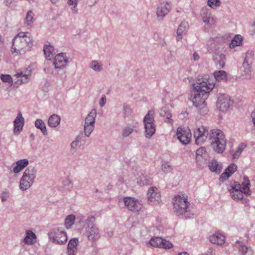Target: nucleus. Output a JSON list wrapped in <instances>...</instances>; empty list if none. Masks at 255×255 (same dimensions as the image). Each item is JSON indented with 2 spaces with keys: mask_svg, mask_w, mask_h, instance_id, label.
Wrapping results in <instances>:
<instances>
[{
  "mask_svg": "<svg viewBox=\"0 0 255 255\" xmlns=\"http://www.w3.org/2000/svg\"><path fill=\"white\" fill-rule=\"evenodd\" d=\"M194 90L191 96V100L196 107H201L205 104L206 100L209 96V93L215 86L214 81L210 78L209 76L198 79L193 84Z\"/></svg>",
  "mask_w": 255,
  "mask_h": 255,
  "instance_id": "1",
  "label": "nucleus"
},
{
  "mask_svg": "<svg viewBox=\"0 0 255 255\" xmlns=\"http://www.w3.org/2000/svg\"><path fill=\"white\" fill-rule=\"evenodd\" d=\"M250 181L247 176H244L241 184L238 181H231L227 185L232 198L235 201L241 200L244 198V194L249 195L251 194L250 190Z\"/></svg>",
  "mask_w": 255,
  "mask_h": 255,
  "instance_id": "2",
  "label": "nucleus"
},
{
  "mask_svg": "<svg viewBox=\"0 0 255 255\" xmlns=\"http://www.w3.org/2000/svg\"><path fill=\"white\" fill-rule=\"evenodd\" d=\"M32 45L31 34L28 32H20L12 40L11 52L22 54L28 51Z\"/></svg>",
  "mask_w": 255,
  "mask_h": 255,
  "instance_id": "3",
  "label": "nucleus"
},
{
  "mask_svg": "<svg viewBox=\"0 0 255 255\" xmlns=\"http://www.w3.org/2000/svg\"><path fill=\"white\" fill-rule=\"evenodd\" d=\"M209 140L212 147L217 152L222 153L226 145L225 135L220 130H211Z\"/></svg>",
  "mask_w": 255,
  "mask_h": 255,
  "instance_id": "4",
  "label": "nucleus"
},
{
  "mask_svg": "<svg viewBox=\"0 0 255 255\" xmlns=\"http://www.w3.org/2000/svg\"><path fill=\"white\" fill-rule=\"evenodd\" d=\"M173 205L174 211L178 215H185L189 212L190 203L186 196H176L173 199Z\"/></svg>",
  "mask_w": 255,
  "mask_h": 255,
  "instance_id": "5",
  "label": "nucleus"
},
{
  "mask_svg": "<svg viewBox=\"0 0 255 255\" xmlns=\"http://www.w3.org/2000/svg\"><path fill=\"white\" fill-rule=\"evenodd\" d=\"M50 241L55 244L62 245L67 241L66 233L59 228H54L51 229L48 234Z\"/></svg>",
  "mask_w": 255,
  "mask_h": 255,
  "instance_id": "6",
  "label": "nucleus"
},
{
  "mask_svg": "<svg viewBox=\"0 0 255 255\" xmlns=\"http://www.w3.org/2000/svg\"><path fill=\"white\" fill-rule=\"evenodd\" d=\"M154 115V111L149 110L143 119L145 137L147 138H150L155 132Z\"/></svg>",
  "mask_w": 255,
  "mask_h": 255,
  "instance_id": "7",
  "label": "nucleus"
},
{
  "mask_svg": "<svg viewBox=\"0 0 255 255\" xmlns=\"http://www.w3.org/2000/svg\"><path fill=\"white\" fill-rule=\"evenodd\" d=\"M125 207L129 211L137 212L143 208V203L141 200L135 198L126 197L123 199Z\"/></svg>",
  "mask_w": 255,
  "mask_h": 255,
  "instance_id": "8",
  "label": "nucleus"
},
{
  "mask_svg": "<svg viewBox=\"0 0 255 255\" xmlns=\"http://www.w3.org/2000/svg\"><path fill=\"white\" fill-rule=\"evenodd\" d=\"M148 244L152 247L164 249L172 248L173 245L169 241L161 237H153L148 242Z\"/></svg>",
  "mask_w": 255,
  "mask_h": 255,
  "instance_id": "9",
  "label": "nucleus"
},
{
  "mask_svg": "<svg viewBox=\"0 0 255 255\" xmlns=\"http://www.w3.org/2000/svg\"><path fill=\"white\" fill-rule=\"evenodd\" d=\"M172 7L170 1H163L160 2L156 7V14L158 20H163L164 17L169 13Z\"/></svg>",
  "mask_w": 255,
  "mask_h": 255,
  "instance_id": "10",
  "label": "nucleus"
},
{
  "mask_svg": "<svg viewBox=\"0 0 255 255\" xmlns=\"http://www.w3.org/2000/svg\"><path fill=\"white\" fill-rule=\"evenodd\" d=\"M85 235L88 241L91 243L96 242L101 237L99 229L94 225H92L91 226H88L86 227Z\"/></svg>",
  "mask_w": 255,
  "mask_h": 255,
  "instance_id": "11",
  "label": "nucleus"
},
{
  "mask_svg": "<svg viewBox=\"0 0 255 255\" xmlns=\"http://www.w3.org/2000/svg\"><path fill=\"white\" fill-rule=\"evenodd\" d=\"M208 133V130L203 126L196 129L193 133L196 143L198 145L203 144L206 140Z\"/></svg>",
  "mask_w": 255,
  "mask_h": 255,
  "instance_id": "12",
  "label": "nucleus"
},
{
  "mask_svg": "<svg viewBox=\"0 0 255 255\" xmlns=\"http://www.w3.org/2000/svg\"><path fill=\"white\" fill-rule=\"evenodd\" d=\"M176 134L178 139L183 144H187L190 142L191 133L188 128H178Z\"/></svg>",
  "mask_w": 255,
  "mask_h": 255,
  "instance_id": "13",
  "label": "nucleus"
},
{
  "mask_svg": "<svg viewBox=\"0 0 255 255\" xmlns=\"http://www.w3.org/2000/svg\"><path fill=\"white\" fill-rule=\"evenodd\" d=\"M147 198L148 201L153 205L159 204L161 201L160 193L156 187H152L148 189Z\"/></svg>",
  "mask_w": 255,
  "mask_h": 255,
  "instance_id": "14",
  "label": "nucleus"
},
{
  "mask_svg": "<svg viewBox=\"0 0 255 255\" xmlns=\"http://www.w3.org/2000/svg\"><path fill=\"white\" fill-rule=\"evenodd\" d=\"M233 247L238 249L239 255H254L252 249L242 241L238 240L236 241L233 244Z\"/></svg>",
  "mask_w": 255,
  "mask_h": 255,
  "instance_id": "15",
  "label": "nucleus"
},
{
  "mask_svg": "<svg viewBox=\"0 0 255 255\" xmlns=\"http://www.w3.org/2000/svg\"><path fill=\"white\" fill-rule=\"evenodd\" d=\"M231 104L230 97L227 95H221L218 98L217 105L221 111H226Z\"/></svg>",
  "mask_w": 255,
  "mask_h": 255,
  "instance_id": "16",
  "label": "nucleus"
},
{
  "mask_svg": "<svg viewBox=\"0 0 255 255\" xmlns=\"http://www.w3.org/2000/svg\"><path fill=\"white\" fill-rule=\"evenodd\" d=\"M68 62V59L65 56V54L61 53L56 55L52 65L54 66L55 69H58L65 67Z\"/></svg>",
  "mask_w": 255,
  "mask_h": 255,
  "instance_id": "17",
  "label": "nucleus"
},
{
  "mask_svg": "<svg viewBox=\"0 0 255 255\" xmlns=\"http://www.w3.org/2000/svg\"><path fill=\"white\" fill-rule=\"evenodd\" d=\"M209 240L212 244L221 246L225 243L226 237L221 233L217 232L211 235Z\"/></svg>",
  "mask_w": 255,
  "mask_h": 255,
  "instance_id": "18",
  "label": "nucleus"
},
{
  "mask_svg": "<svg viewBox=\"0 0 255 255\" xmlns=\"http://www.w3.org/2000/svg\"><path fill=\"white\" fill-rule=\"evenodd\" d=\"M24 124V119L22 117V114L19 112L16 119L13 122L14 124V134H18L19 132L22 130Z\"/></svg>",
  "mask_w": 255,
  "mask_h": 255,
  "instance_id": "19",
  "label": "nucleus"
},
{
  "mask_svg": "<svg viewBox=\"0 0 255 255\" xmlns=\"http://www.w3.org/2000/svg\"><path fill=\"white\" fill-rule=\"evenodd\" d=\"M34 176H22L19 183V188L22 191H26L32 185Z\"/></svg>",
  "mask_w": 255,
  "mask_h": 255,
  "instance_id": "20",
  "label": "nucleus"
},
{
  "mask_svg": "<svg viewBox=\"0 0 255 255\" xmlns=\"http://www.w3.org/2000/svg\"><path fill=\"white\" fill-rule=\"evenodd\" d=\"M28 163L29 161L27 159H23L17 160L13 164L12 171L15 174H18L25 168L28 165Z\"/></svg>",
  "mask_w": 255,
  "mask_h": 255,
  "instance_id": "21",
  "label": "nucleus"
},
{
  "mask_svg": "<svg viewBox=\"0 0 255 255\" xmlns=\"http://www.w3.org/2000/svg\"><path fill=\"white\" fill-rule=\"evenodd\" d=\"M36 235L31 230H26L25 236L23 240V242L26 245H33L36 242Z\"/></svg>",
  "mask_w": 255,
  "mask_h": 255,
  "instance_id": "22",
  "label": "nucleus"
},
{
  "mask_svg": "<svg viewBox=\"0 0 255 255\" xmlns=\"http://www.w3.org/2000/svg\"><path fill=\"white\" fill-rule=\"evenodd\" d=\"M79 243L77 238L71 239L67 245V254L68 255H76L77 252V246Z\"/></svg>",
  "mask_w": 255,
  "mask_h": 255,
  "instance_id": "23",
  "label": "nucleus"
},
{
  "mask_svg": "<svg viewBox=\"0 0 255 255\" xmlns=\"http://www.w3.org/2000/svg\"><path fill=\"white\" fill-rule=\"evenodd\" d=\"M206 151L204 147H201L196 151V162L200 165L202 166L203 163L206 160Z\"/></svg>",
  "mask_w": 255,
  "mask_h": 255,
  "instance_id": "24",
  "label": "nucleus"
},
{
  "mask_svg": "<svg viewBox=\"0 0 255 255\" xmlns=\"http://www.w3.org/2000/svg\"><path fill=\"white\" fill-rule=\"evenodd\" d=\"M200 15L203 22L205 23L209 24L213 20L210 9L207 7H204L202 8Z\"/></svg>",
  "mask_w": 255,
  "mask_h": 255,
  "instance_id": "25",
  "label": "nucleus"
},
{
  "mask_svg": "<svg viewBox=\"0 0 255 255\" xmlns=\"http://www.w3.org/2000/svg\"><path fill=\"white\" fill-rule=\"evenodd\" d=\"M213 60L218 68H223L225 64L226 56L222 53H216L213 57Z\"/></svg>",
  "mask_w": 255,
  "mask_h": 255,
  "instance_id": "26",
  "label": "nucleus"
},
{
  "mask_svg": "<svg viewBox=\"0 0 255 255\" xmlns=\"http://www.w3.org/2000/svg\"><path fill=\"white\" fill-rule=\"evenodd\" d=\"M188 27V24L186 21H182L180 24L177 30V40L179 41L182 38L183 35L185 33Z\"/></svg>",
  "mask_w": 255,
  "mask_h": 255,
  "instance_id": "27",
  "label": "nucleus"
},
{
  "mask_svg": "<svg viewBox=\"0 0 255 255\" xmlns=\"http://www.w3.org/2000/svg\"><path fill=\"white\" fill-rule=\"evenodd\" d=\"M209 169L215 174H219L221 172L222 167L216 160H212L209 164Z\"/></svg>",
  "mask_w": 255,
  "mask_h": 255,
  "instance_id": "28",
  "label": "nucleus"
},
{
  "mask_svg": "<svg viewBox=\"0 0 255 255\" xmlns=\"http://www.w3.org/2000/svg\"><path fill=\"white\" fill-rule=\"evenodd\" d=\"M43 51L45 57L48 60H50L56 54L53 47L50 45H45L43 48Z\"/></svg>",
  "mask_w": 255,
  "mask_h": 255,
  "instance_id": "29",
  "label": "nucleus"
},
{
  "mask_svg": "<svg viewBox=\"0 0 255 255\" xmlns=\"http://www.w3.org/2000/svg\"><path fill=\"white\" fill-rule=\"evenodd\" d=\"M60 122V118L57 115H52L48 119V125L50 127H56Z\"/></svg>",
  "mask_w": 255,
  "mask_h": 255,
  "instance_id": "30",
  "label": "nucleus"
},
{
  "mask_svg": "<svg viewBox=\"0 0 255 255\" xmlns=\"http://www.w3.org/2000/svg\"><path fill=\"white\" fill-rule=\"evenodd\" d=\"M35 126L36 128L40 129L43 135H46L48 132L47 128L44 122L41 119H37L35 122Z\"/></svg>",
  "mask_w": 255,
  "mask_h": 255,
  "instance_id": "31",
  "label": "nucleus"
},
{
  "mask_svg": "<svg viewBox=\"0 0 255 255\" xmlns=\"http://www.w3.org/2000/svg\"><path fill=\"white\" fill-rule=\"evenodd\" d=\"M14 76H16L17 78H19V79L17 80V81L15 83L19 82L20 84L21 83H25L28 82L29 80L30 75L29 74H24L22 72H19L15 74Z\"/></svg>",
  "mask_w": 255,
  "mask_h": 255,
  "instance_id": "32",
  "label": "nucleus"
},
{
  "mask_svg": "<svg viewBox=\"0 0 255 255\" xmlns=\"http://www.w3.org/2000/svg\"><path fill=\"white\" fill-rule=\"evenodd\" d=\"M242 36L240 35H236L232 40L229 47L230 48H233L236 46H240L242 44Z\"/></svg>",
  "mask_w": 255,
  "mask_h": 255,
  "instance_id": "33",
  "label": "nucleus"
},
{
  "mask_svg": "<svg viewBox=\"0 0 255 255\" xmlns=\"http://www.w3.org/2000/svg\"><path fill=\"white\" fill-rule=\"evenodd\" d=\"M161 116L166 118V120L165 122L167 123H172V120L170 119L172 117V115L170 112H169L166 107H164L162 109L161 113Z\"/></svg>",
  "mask_w": 255,
  "mask_h": 255,
  "instance_id": "34",
  "label": "nucleus"
},
{
  "mask_svg": "<svg viewBox=\"0 0 255 255\" xmlns=\"http://www.w3.org/2000/svg\"><path fill=\"white\" fill-rule=\"evenodd\" d=\"M137 183L141 186L148 185L152 184V180L150 176H140Z\"/></svg>",
  "mask_w": 255,
  "mask_h": 255,
  "instance_id": "35",
  "label": "nucleus"
},
{
  "mask_svg": "<svg viewBox=\"0 0 255 255\" xmlns=\"http://www.w3.org/2000/svg\"><path fill=\"white\" fill-rule=\"evenodd\" d=\"M237 169V166L234 163H232L228 166L221 175H232Z\"/></svg>",
  "mask_w": 255,
  "mask_h": 255,
  "instance_id": "36",
  "label": "nucleus"
},
{
  "mask_svg": "<svg viewBox=\"0 0 255 255\" xmlns=\"http://www.w3.org/2000/svg\"><path fill=\"white\" fill-rule=\"evenodd\" d=\"M89 67L96 72H100L103 70V65L96 60L91 62L89 64Z\"/></svg>",
  "mask_w": 255,
  "mask_h": 255,
  "instance_id": "37",
  "label": "nucleus"
},
{
  "mask_svg": "<svg viewBox=\"0 0 255 255\" xmlns=\"http://www.w3.org/2000/svg\"><path fill=\"white\" fill-rule=\"evenodd\" d=\"M75 220V216L74 215H69L66 218L65 220V226L67 229L70 228L74 224Z\"/></svg>",
  "mask_w": 255,
  "mask_h": 255,
  "instance_id": "38",
  "label": "nucleus"
},
{
  "mask_svg": "<svg viewBox=\"0 0 255 255\" xmlns=\"http://www.w3.org/2000/svg\"><path fill=\"white\" fill-rule=\"evenodd\" d=\"M97 116V111L95 109H93L85 118V122H95V119Z\"/></svg>",
  "mask_w": 255,
  "mask_h": 255,
  "instance_id": "39",
  "label": "nucleus"
},
{
  "mask_svg": "<svg viewBox=\"0 0 255 255\" xmlns=\"http://www.w3.org/2000/svg\"><path fill=\"white\" fill-rule=\"evenodd\" d=\"M214 77L217 80L226 79V73L224 71H217L214 73Z\"/></svg>",
  "mask_w": 255,
  "mask_h": 255,
  "instance_id": "40",
  "label": "nucleus"
},
{
  "mask_svg": "<svg viewBox=\"0 0 255 255\" xmlns=\"http://www.w3.org/2000/svg\"><path fill=\"white\" fill-rule=\"evenodd\" d=\"M37 173V170L35 168L30 166L25 170L22 175H35Z\"/></svg>",
  "mask_w": 255,
  "mask_h": 255,
  "instance_id": "41",
  "label": "nucleus"
},
{
  "mask_svg": "<svg viewBox=\"0 0 255 255\" xmlns=\"http://www.w3.org/2000/svg\"><path fill=\"white\" fill-rule=\"evenodd\" d=\"M34 14L32 10H29L26 15L25 20L27 25H30L33 22Z\"/></svg>",
  "mask_w": 255,
  "mask_h": 255,
  "instance_id": "42",
  "label": "nucleus"
},
{
  "mask_svg": "<svg viewBox=\"0 0 255 255\" xmlns=\"http://www.w3.org/2000/svg\"><path fill=\"white\" fill-rule=\"evenodd\" d=\"M245 146L246 145L243 143L240 144V146L238 147V148L236 151V152L232 154L233 158H238L240 156V154L241 153V152H242V151L243 150V149H244V148L245 147Z\"/></svg>",
  "mask_w": 255,
  "mask_h": 255,
  "instance_id": "43",
  "label": "nucleus"
},
{
  "mask_svg": "<svg viewBox=\"0 0 255 255\" xmlns=\"http://www.w3.org/2000/svg\"><path fill=\"white\" fill-rule=\"evenodd\" d=\"M220 0H208V5L212 8H216L221 4Z\"/></svg>",
  "mask_w": 255,
  "mask_h": 255,
  "instance_id": "44",
  "label": "nucleus"
},
{
  "mask_svg": "<svg viewBox=\"0 0 255 255\" xmlns=\"http://www.w3.org/2000/svg\"><path fill=\"white\" fill-rule=\"evenodd\" d=\"M198 108V112L202 116H205L208 112V110L206 107V104L201 106V107H197Z\"/></svg>",
  "mask_w": 255,
  "mask_h": 255,
  "instance_id": "45",
  "label": "nucleus"
},
{
  "mask_svg": "<svg viewBox=\"0 0 255 255\" xmlns=\"http://www.w3.org/2000/svg\"><path fill=\"white\" fill-rule=\"evenodd\" d=\"M95 127L92 126H89L88 125H84V134L86 136H89L91 132L93 131Z\"/></svg>",
  "mask_w": 255,
  "mask_h": 255,
  "instance_id": "46",
  "label": "nucleus"
},
{
  "mask_svg": "<svg viewBox=\"0 0 255 255\" xmlns=\"http://www.w3.org/2000/svg\"><path fill=\"white\" fill-rule=\"evenodd\" d=\"M123 113L124 115V117H128L131 113V110L129 108V106L128 105L125 104L123 108Z\"/></svg>",
  "mask_w": 255,
  "mask_h": 255,
  "instance_id": "47",
  "label": "nucleus"
},
{
  "mask_svg": "<svg viewBox=\"0 0 255 255\" xmlns=\"http://www.w3.org/2000/svg\"><path fill=\"white\" fill-rule=\"evenodd\" d=\"M133 131V128L128 127H125L122 130V135L124 137H127Z\"/></svg>",
  "mask_w": 255,
  "mask_h": 255,
  "instance_id": "48",
  "label": "nucleus"
},
{
  "mask_svg": "<svg viewBox=\"0 0 255 255\" xmlns=\"http://www.w3.org/2000/svg\"><path fill=\"white\" fill-rule=\"evenodd\" d=\"M243 67L244 68V71L247 73L249 74L251 71V66L247 61V58H245L244 61L243 63Z\"/></svg>",
  "mask_w": 255,
  "mask_h": 255,
  "instance_id": "49",
  "label": "nucleus"
},
{
  "mask_svg": "<svg viewBox=\"0 0 255 255\" xmlns=\"http://www.w3.org/2000/svg\"><path fill=\"white\" fill-rule=\"evenodd\" d=\"M95 221V217L92 216H89L85 222L86 227L88 226H91Z\"/></svg>",
  "mask_w": 255,
  "mask_h": 255,
  "instance_id": "50",
  "label": "nucleus"
},
{
  "mask_svg": "<svg viewBox=\"0 0 255 255\" xmlns=\"http://www.w3.org/2000/svg\"><path fill=\"white\" fill-rule=\"evenodd\" d=\"M0 79L3 82L10 83L12 81L11 77L9 75H3L1 74L0 76Z\"/></svg>",
  "mask_w": 255,
  "mask_h": 255,
  "instance_id": "51",
  "label": "nucleus"
},
{
  "mask_svg": "<svg viewBox=\"0 0 255 255\" xmlns=\"http://www.w3.org/2000/svg\"><path fill=\"white\" fill-rule=\"evenodd\" d=\"M162 169L165 172H168L172 170V167L169 163H165L162 165Z\"/></svg>",
  "mask_w": 255,
  "mask_h": 255,
  "instance_id": "52",
  "label": "nucleus"
},
{
  "mask_svg": "<svg viewBox=\"0 0 255 255\" xmlns=\"http://www.w3.org/2000/svg\"><path fill=\"white\" fill-rule=\"evenodd\" d=\"M78 146L77 141H73L70 145V152L71 153L74 154L76 152L77 147Z\"/></svg>",
  "mask_w": 255,
  "mask_h": 255,
  "instance_id": "53",
  "label": "nucleus"
},
{
  "mask_svg": "<svg viewBox=\"0 0 255 255\" xmlns=\"http://www.w3.org/2000/svg\"><path fill=\"white\" fill-rule=\"evenodd\" d=\"M114 230L111 227H108L106 230V234L109 237H111L114 235Z\"/></svg>",
  "mask_w": 255,
  "mask_h": 255,
  "instance_id": "54",
  "label": "nucleus"
},
{
  "mask_svg": "<svg viewBox=\"0 0 255 255\" xmlns=\"http://www.w3.org/2000/svg\"><path fill=\"white\" fill-rule=\"evenodd\" d=\"M9 197V193L7 192H3L1 195V200L2 201H6Z\"/></svg>",
  "mask_w": 255,
  "mask_h": 255,
  "instance_id": "55",
  "label": "nucleus"
},
{
  "mask_svg": "<svg viewBox=\"0 0 255 255\" xmlns=\"http://www.w3.org/2000/svg\"><path fill=\"white\" fill-rule=\"evenodd\" d=\"M106 101V97L104 96L101 98L99 103V105L101 107H103L105 105Z\"/></svg>",
  "mask_w": 255,
  "mask_h": 255,
  "instance_id": "56",
  "label": "nucleus"
},
{
  "mask_svg": "<svg viewBox=\"0 0 255 255\" xmlns=\"http://www.w3.org/2000/svg\"><path fill=\"white\" fill-rule=\"evenodd\" d=\"M193 59L195 61L199 60L200 56L197 52H194L193 54Z\"/></svg>",
  "mask_w": 255,
  "mask_h": 255,
  "instance_id": "57",
  "label": "nucleus"
},
{
  "mask_svg": "<svg viewBox=\"0 0 255 255\" xmlns=\"http://www.w3.org/2000/svg\"><path fill=\"white\" fill-rule=\"evenodd\" d=\"M78 0H68V4L69 5H77Z\"/></svg>",
  "mask_w": 255,
  "mask_h": 255,
  "instance_id": "58",
  "label": "nucleus"
},
{
  "mask_svg": "<svg viewBox=\"0 0 255 255\" xmlns=\"http://www.w3.org/2000/svg\"><path fill=\"white\" fill-rule=\"evenodd\" d=\"M95 122H85L84 125H88L89 126H92L93 127H95Z\"/></svg>",
  "mask_w": 255,
  "mask_h": 255,
  "instance_id": "59",
  "label": "nucleus"
},
{
  "mask_svg": "<svg viewBox=\"0 0 255 255\" xmlns=\"http://www.w3.org/2000/svg\"><path fill=\"white\" fill-rule=\"evenodd\" d=\"M230 176H220L219 178V181L223 182L227 180Z\"/></svg>",
  "mask_w": 255,
  "mask_h": 255,
  "instance_id": "60",
  "label": "nucleus"
},
{
  "mask_svg": "<svg viewBox=\"0 0 255 255\" xmlns=\"http://www.w3.org/2000/svg\"><path fill=\"white\" fill-rule=\"evenodd\" d=\"M77 5H74L73 6L71 7V10L73 13H76L78 11V8L77 7Z\"/></svg>",
  "mask_w": 255,
  "mask_h": 255,
  "instance_id": "61",
  "label": "nucleus"
},
{
  "mask_svg": "<svg viewBox=\"0 0 255 255\" xmlns=\"http://www.w3.org/2000/svg\"><path fill=\"white\" fill-rule=\"evenodd\" d=\"M251 117L252 118L254 124L255 125V110L252 113Z\"/></svg>",
  "mask_w": 255,
  "mask_h": 255,
  "instance_id": "62",
  "label": "nucleus"
},
{
  "mask_svg": "<svg viewBox=\"0 0 255 255\" xmlns=\"http://www.w3.org/2000/svg\"><path fill=\"white\" fill-rule=\"evenodd\" d=\"M81 138H82V135H79L77 136L76 139L74 141H77V143L78 144V143L81 140Z\"/></svg>",
  "mask_w": 255,
  "mask_h": 255,
  "instance_id": "63",
  "label": "nucleus"
},
{
  "mask_svg": "<svg viewBox=\"0 0 255 255\" xmlns=\"http://www.w3.org/2000/svg\"><path fill=\"white\" fill-rule=\"evenodd\" d=\"M63 184L65 186H68L70 184V181L67 179L66 181H64Z\"/></svg>",
  "mask_w": 255,
  "mask_h": 255,
  "instance_id": "64",
  "label": "nucleus"
}]
</instances>
